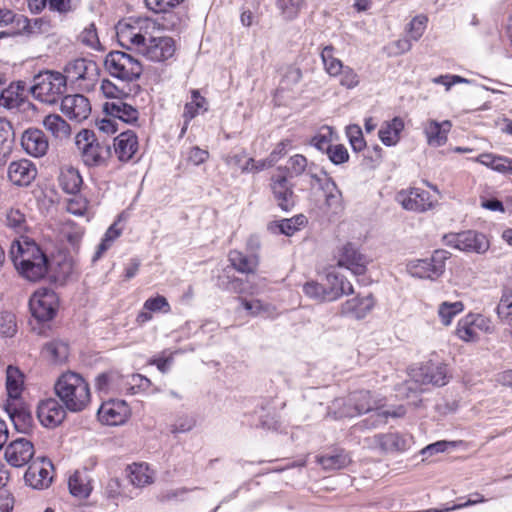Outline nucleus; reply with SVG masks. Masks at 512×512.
I'll list each match as a JSON object with an SVG mask.
<instances>
[{
  "mask_svg": "<svg viewBox=\"0 0 512 512\" xmlns=\"http://www.w3.org/2000/svg\"><path fill=\"white\" fill-rule=\"evenodd\" d=\"M10 253L16 270L26 280L38 282L48 274L49 259L35 242L16 241L12 244Z\"/></svg>",
  "mask_w": 512,
  "mask_h": 512,
  "instance_id": "f257e3e1",
  "label": "nucleus"
},
{
  "mask_svg": "<svg viewBox=\"0 0 512 512\" xmlns=\"http://www.w3.org/2000/svg\"><path fill=\"white\" fill-rule=\"evenodd\" d=\"M54 391L70 412H82L91 403L92 394L88 380L80 373L67 370L59 375Z\"/></svg>",
  "mask_w": 512,
  "mask_h": 512,
  "instance_id": "f03ea898",
  "label": "nucleus"
},
{
  "mask_svg": "<svg viewBox=\"0 0 512 512\" xmlns=\"http://www.w3.org/2000/svg\"><path fill=\"white\" fill-rule=\"evenodd\" d=\"M380 401L367 389H358L332 401L327 417L334 420L352 418L380 407Z\"/></svg>",
  "mask_w": 512,
  "mask_h": 512,
  "instance_id": "7ed1b4c3",
  "label": "nucleus"
},
{
  "mask_svg": "<svg viewBox=\"0 0 512 512\" xmlns=\"http://www.w3.org/2000/svg\"><path fill=\"white\" fill-rule=\"evenodd\" d=\"M155 28L156 23L149 18H123L115 26L117 41L123 48L139 54Z\"/></svg>",
  "mask_w": 512,
  "mask_h": 512,
  "instance_id": "20e7f679",
  "label": "nucleus"
},
{
  "mask_svg": "<svg viewBox=\"0 0 512 512\" xmlns=\"http://www.w3.org/2000/svg\"><path fill=\"white\" fill-rule=\"evenodd\" d=\"M24 379L25 376L18 367L9 365L6 368L5 388L7 399L4 404V409L16 427L18 426V421L21 420L25 422L27 419H30V415L25 411L22 397Z\"/></svg>",
  "mask_w": 512,
  "mask_h": 512,
  "instance_id": "39448f33",
  "label": "nucleus"
},
{
  "mask_svg": "<svg viewBox=\"0 0 512 512\" xmlns=\"http://www.w3.org/2000/svg\"><path fill=\"white\" fill-rule=\"evenodd\" d=\"M75 144L85 166L95 168L108 165L112 155L111 147L99 142L93 131H79L75 137Z\"/></svg>",
  "mask_w": 512,
  "mask_h": 512,
  "instance_id": "423d86ee",
  "label": "nucleus"
},
{
  "mask_svg": "<svg viewBox=\"0 0 512 512\" xmlns=\"http://www.w3.org/2000/svg\"><path fill=\"white\" fill-rule=\"evenodd\" d=\"M104 68L110 76L126 83L139 79L143 71L141 62L123 51L109 52L104 59Z\"/></svg>",
  "mask_w": 512,
  "mask_h": 512,
  "instance_id": "0eeeda50",
  "label": "nucleus"
},
{
  "mask_svg": "<svg viewBox=\"0 0 512 512\" xmlns=\"http://www.w3.org/2000/svg\"><path fill=\"white\" fill-rule=\"evenodd\" d=\"M67 86L64 75L57 71H45L34 78L31 92L41 102L54 104L65 92Z\"/></svg>",
  "mask_w": 512,
  "mask_h": 512,
  "instance_id": "6e6552de",
  "label": "nucleus"
},
{
  "mask_svg": "<svg viewBox=\"0 0 512 512\" xmlns=\"http://www.w3.org/2000/svg\"><path fill=\"white\" fill-rule=\"evenodd\" d=\"M494 325L490 318L480 313H468L456 325L455 335L463 342H478L484 335L493 333Z\"/></svg>",
  "mask_w": 512,
  "mask_h": 512,
  "instance_id": "1a4fd4ad",
  "label": "nucleus"
},
{
  "mask_svg": "<svg viewBox=\"0 0 512 512\" xmlns=\"http://www.w3.org/2000/svg\"><path fill=\"white\" fill-rule=\"evenodd\" d=\"M63 75L67 83L75 84L81 90L91 91L98 76V67L93 60L77 58L66 64Z\"/></svg>",
  "mask_w": 512,
  "mask_h": 512,
  "instance_id": "9d476101",
  "label": "nucleus"
},
{
  "mask_svg": "<svg viewBox=\"0 0 512 512\" xmlns=\"http://www.w3.org/2000/svg\"><path fill=\"white\" fill-rule=\"evenodd\" d=\"M268 189L281 211L290 212L295 208L298 197L294 191V184L285 173L275 170L269 177Z\"/></svg>",
  "mask_w": 512,
  "mask_h": 512,
  "instance_id": "9b49d317",
  "label": "nucleus"
},
{
  "mask_svg": "<svg viewBox=\"0 0 512 512\" xmlns=\"http://www.w3.org/2000/svg\"><path fill=\"white\" fill-rule=\"evenodd\" d=\"M450 253L446 250H435L430 258L417 259L408 264V271L413 277L436 280L445 272L446 261Z\"/></svg>",
  "mask_w": 512,
  "mask_h": 512,
  "instance_id": "f8f14e48",
  "label": "nucleus"
},
{
  "mask_svg": "<svg viewBox=\"0 0 512 512\" xmlns=\"http://www.w3.org/2000/svg\"><path fill=\"white\" fill-rule=\"evenodd\" d=\"M59 304L57 293L49 288L37 289L29 301L30 311L39 322L52 320L57 314Z\"/></svg>",
  "mask_w": 512,
  "mask_h": 512,
  "instance_id": "ddd939ff",
  "label": "nucleus"
},
{
  "mask_svg": "<svg viewBox=\"0 0 512 512\" xmlns=\"http://www.w3.org/2000/svg\"><path fill=\"white\" fill-rule=\"evenodd\" d=\"M446 244L460 251L483 254L489 249L487 237L474 230L449 233L444 236Z\"/></svg>",
  "mask_w": 512,
  "mask_h": 512,
  "instance_id": "4468645a",
  "label": "nucleus"
},
{
  "mask_svg": "<svg viewBox=\"0 0 512 512\" xmlns=\"http://www.w3.org/2000/svg\"><path fill=\"white\" fill-rule=\"evenodd\" d=\"M335 259L337 261V267L346 268L355 276L364 275L370 263L368 257L361 253L352 242H346L338 247Z\"/></svg>",
  "mask_w": 512,
  "mask_h": 512,
  "instance_id": "2eb2a0df",
  "label": "nucleus"
},
{
  "mask_svg": "<svg viewBox=\"0 0 512 512\" xmlns=\"http://www.w3.org/2000/svg\"><path fill=\"white\" fill-rule=\"evenodd\" d=\"M396 200L405 210L419 213L432 210L437 204V200L429 191L419 187L400 190L396 195Z\"/></svg>",
  "mask_w": 512,
  "mask_h": 512,
  "instance_id": "dca6fc26",
  "label": "nucleus"
},
{
  "mask_svg": "<svg viewBox=\"0 0 512 512\" xmlns=\"http://www.w3.org/2000/svg\"><path fill=\"white\" fill-rule=\"evenodd\" d=\"M176 53V42L169 36H154L150 34L140 55L152 62H166Z\"/></svg>",
  "mask_w": 512,
  "mask_h": 512,
  "instance_id": "f3484780",
  "label": "nucleus"
},
{
  "mask_svg": "<svg viewBox=\"0 0 512 512\" xmlns=\"http://www.w3.org/2000/svg\"><path fill=\"white\" fill-rule=\"evenodd\" d=\"M97 416L102 424L118 426L124 424L130 418L131 409L124 400L110 399L101 404Z\"/></svg>",
  "mask_w": 512,
  "mask_h": 512,
  "instance_id": "a211bd4d",
  "label": "nucleus"
},
{
  "mask_svg": "<svg viewBox=\"0 0 512 512\" xmlns=\"http://www.w3.org/2000/svg\"><path fill=\"white\" fill-rule=\"evenodd\" d=\"M376 306V299L372 293L366 295L357 294L341 303L339 315L361 320L367 317Z\"/></svg>",
  "mask_w": 512,
  "mask_h": 512,
  "instance_id": "6ab92c4d",
  "label": "nucleus"
},
{
  "mask_svg": "<svg viewBox=\"0 0 512 512\" xmlns=\"http://www.w3.org/2000/svg\"><path fill=\"white\" fill-rule=\"evenodd\" d=\"M412 376L421 385L444 386L448 382L447 365L430 360L414 370Z\"/></svg>",
  "mask_w": 512,
  "mask_h": 512,
  "instance_id": "aec40b11",
  "label": "nucleus"
},
{
  "mask_svg": "<svg viewBox=\"0 0 512 512\" xmlns=\"http://www.w3.org/2000/svg\"><path fill=\"white\" fill-rule=\"evenodd\" d=\"M51 461L41 458L33 461L25 472L26 483L35 489L47 488L53 479Z\"/></svg>",
  "mask_w": 512,
  "mask_h": 512,
  "instance_id": "412c9836",
  "label": "nucleus"
},
{
  "mask_svg": "<svg viewBox=\"0 0 512 512\" xmlns=\"http://www.w3.org/2000/svg\"><path fill=\"white\" fill-rule=\"evenodd\" d=\"M35 454L34 445L25 438L10 442L4 452L6 461L13 467H23L28 464Z\"/></svg>",
  "mask_w": 512,
  "mask_h": 512,
  "instance_id": "4be33fe9",
  "label": "nucleus"
},
{
  "mask_svg": "<svg viewBox=\"0 0 512 512\" xmlns=\"http://www.w3.org/2000/svg\"><path fill=\"white\" fill-rule=\"evenodd\" d=\"M63 404L54 398L42 400L37 407V417L47 428H54L62 423L66 416Z\"/></svg>",
  "mask_w": 512,
  "mask_h": 512,
  "instance_id": "5701e85b",
  "label": "nucleus"
},
{
  "mask_svg": "<svg viewBox=\"0 0 512 512\" xmlns=\"http://www.w3.org/2000/svg\"><path fill=\"white\" fill-rule=\"evenodd\" d=\"M61 111L71 120L81 122L91 113V104L82 94L66 95L61 102Z\"/></svg>",
  "mask_w": 512,
  "mask_h": 512,
  "instance_id": "b1692460",
  "label": "nucleus"
},
{
  "mask_svg": "<svg viewBox=\"0 0 512 512\" xmlns=\"http://www.w3.org/2000/svg\"><path fill=\"white\" fill-rule=\"evenodd\" d=\"M113 149L120 162H129L139 150L137 134L132 130L121 132L113 140Z\"/></svg>",
  "mask_w": 512,
  "mask_h": 512,
  "instance_id": "393cba45",
  "label": "nucleus"
},
{
  "mask_svg": "<svg viewBox=\"0 0 512 512\" xmlns=\"http://www.w3.org/2000/svg\"><path fill=\"white\" fill-rule=\"evenodd\" d=\"M37 173L36 165L28 159L13 161L8 167L9 180L14 185L21 187L30 185L35 180Z\"/></svg>",
  "mask_w": 512,
  "mask_h": 512,
  "instance_id": "a878e982",
  "label": "nucleus"
},
{
  "mask_svg": "<svg viewBox=\"0 0 512 512\" xmlns=\"http://www.w3.org/2000/svg\"><path fill=\"white\" fill-rule=\"evenodd\" d=\"M24 151L33 157L44 156L49 148V142L44 132L38 128H29L21 137Z\"/></svg>",
  "mask_w": 512,
  "mask_h": 512,
  "instance_id": "bb28decb",
  "label": "nucleus"
},
{
  "mask_svg": "<svg viewBox=\"0 0 512 512\" xmlns=\"http://www.w3.org/2000/svg\"><path fill=\"white\" fill-rule=\"evenodd\" d=\"M278 72L280 79L276 88V95L283 96L286 93H294L303 78L302 69L296 63H291L280 67Z\"/></svg>",
  "mask_w": 512,
  "mask_h": 512,
  "instance_id": "cd10ccee",
  "label": "nucleus"
},
{
  "mask_svg": "<svg viewBox=\"0 0 512 512\" xmlns=\"http://www.w3.org/2000/svg\"><path fill=\"white\" fill-rule=\"evenodd\" d=\"M228 262L230 266L240 274L254 275L257 273L260 257L258 254L247 255L244 252L233 249L228 253Z\"/></svg>",
  "mask_w": 512,
  "mask_h": 512,
  "instance_id": "c85d7f7f",
  "label": "nucleus"
},
{
  "mask_svg": "<svg viewBox=\"0 0 512 512\" xmlns=\"http://www.w3.org/2000/svg\"><path fill=\"white\" fill-rule=\"evenodd\" d=\"M452 129L450 120L438 122L436 120H427L423 127V132L427 143L430 146H443L448 140V134Z\"/></svg>",
  "mask_w": 512,
  "mask_h": 512,
  "instance_id": "c756f323",
  "label": "nucleus"
},
{
  "mask_svg": "<svg viewBox=\"0 0 512 512\" xmlns=\"http://www.w3.org/2000/svg\"><path fill=\"white\" fill-rule=\"evenodd\" d=\"M373 440L375 446L385 453H401L409 447L407 438L399 432L379 433Z\"/></svg>",
  "mask_w": 512,
  "mask_h": 512,
  "instance_id": "7c9ffc66",
  "label": "nucleus"
},
{
  "mask_svg": "<svg viewBox=\"0 0 512 512\" xmlns=\"http://www.w3.org/2000/svg\"><path fill=\"white\" fill-rule=\"evenodd\" d=\"M121 99L119 101H107L103 104V112L113 118H117L125 123H135L139 118L138 110Z\"/></svg>",
  "mask_w": 512,
  "mask_h": 512,
  "instance_id": "2f4dec72",
  "label": "nucleus"
},
{
  "mask_svg": "<svg viewBox=\"0 0 512 512\" xmlns=\"http://www.w3.org/2000/svg\"><path fill=\"white\" fill-rule=\"evenodd\" d=\"M171 306L163 295L157 294L154 297L148 298L143 304V310H141L137 317L136 322L139 325H143L152 319V313H170Z\"/></svg>",
  "mask_w": 512,
  "mask_h": 512,
  "instance_id": "473e14b6",
  "label": "nucleus"
},
{
  "mask_svg": "<svg viewBox=\"0 0 512 512\" xmlns=\"http://www.w3.org/2000/svg\"><path fill=\"white\" fill-rule=\"evenodd\" d=\"M324 193V205L333 214L341 213L344 210L342 192L331 177L324 179L321 184Z\"/></svg>",
  "mask_w": 512,
  "mask_h": 512,
  "instance_id": "72a5a7b5",
  "label": "nucleus"
},
{
  "mask_svg": "<svg viewBox=\"0 0 512 512\" xmlns=\"http://www.w3.org/2000/svg\"><path fill=\"white\" fill-rule=\"evenodd\" d=\"M70 493L77 498L86 499L92 492V479L86 470H76L68 480Z\"/></svg>",
  "mask_w": 512,
  "mask_h": 512,
  "instance_id": "f704fd0d",
  "label": "nucleus"
},
{
  "mask_svg": "<svg viewBox=\"0 0 512 512\" xmlns=\"http://www.w3.org/2000/svg\"><path fill=\"white\" fill-rule=\"evenodd\" d=\"M58 183L65 193L75 194L80 191L83 178L77 168L68 165L60 169Z\"/></svg>",
  "mask_w": 512,
  "mask_h": 512,
  "instance_id": "c9c22d12",
  "label": "nucleus"
},
{
  "mask_svg": "<svg viewBox=\"0 0 512 512\" xmlns=\"http://www.w3.org/2000/svg\"><path fill=\"white\" fill-rule=\"evenodd\" d=\"M404 130V121L400 117H394L390 121L382 124L378 131L381 142L386 146L396 145L401 138V132Z\"/></svg>",
  "mask_w": 512,
  "mask_h": 512,
  "instance_id": "e433bc0d",
  "label": "nucleus"
},
{
  "mask_svg": "<svg viewBox=\"0 0 512 512\" xmlns=\"http://www.w3.org/2000/svg\"><path fill=\"white\" fill-rule=\"evenodd\" d=\"M326 281L329 285L328 291L333 292L332 301L340 299L344 295H351L354 293L352 283L344 276L336 272H329L326 274Z\"/></svg>",
  "mask_w": 512,
  "mask_h": 512,
  "instance_id": "4c0bfd02",
  "label": "nucleus"
},
{
  "mask_svg": "<svg viewBox=\"0 0 512 512\" xmlns=\"http://www.w3.org/2000/svg\"><path fill=\"white\" fill-rule=\"evenodd\" d=\"M316 462L324 470H339L351 463V458L344 449H335L332 454H324L316 457Z\"/></svg>",
  "mask_w": 512,
  "mask_h": 512,
  "instance_id": "58836bf2",
  "label": "nucleus"
},
{
  "mask_svg": "<svg viewBox=\"0 0 512 512\" xmlns=\"http://www.w3.org/2000/svg\"><path fill=\"white\" fill-rule=\"evenodd\" d=\"M127 477L132 485L144 487L153 482V471L147 463H132L126 468Z\"/></svg>",
  "mask_w": 512,
  "mask_h": 512,
  "instance_id": "ea45409f",
  "label": "nucleus"
},
{
  "mask_svg": "<svg viewBox=\"0 0 512 512\" xmlns=\"http://www.w3.org/2000/svg\"><path fill=\"white\" fill-rule=\"evenodd\" d=\"M42 354L53 365H62L69 357V346L61 341L53 340L45 344Z\"/></svg>",
  "mask_w": 512,
  "mask_h": 512,
  "instance_id": "a19ab883",
  "label": "nucleus"
},
{
  "mask_svg": "<svg viewBox=\"0 0 512 512\" xmlns=\"http://www.w3.org/2000/svg\"><path fill=\"white\" fill-rule=\"evenodd\" d=\"M11 25L13 30L9 32L10 36H30L41 29L42 20L39 18L31 20L25 15L16 13Z\"/></svg>",
  "mask_w": 512,
  "mask_h": 512,
  "instance_id": "79ce46f5",
  "label": "nucleus"
},
{
  "mask_svg": "<svg viewBox=\"0 0 512 512\" xmlns=\"http://www.w3.org/2000/svg\"><path fill=\"white\" fill-rule=\"evenodd\" d=\"M308 223L307 217L303 214H297L291 218H284L271 223L272 229H278L279 233L286 236H292Z\"/></svg>",
  "mask_w": 512,
  "mask_h": 512,
  "instance_id": "37998d69",
  "label": "nucleus"
},
{
  "mask_svg": "<svg viewBox=\"0 0 512 512\" xmlns=\"http://www.w3.org/2000/svg\"><path fill=\"white\" fill-rule=\"evenodd\" d=\"M309 161L302 154L292 155L285 166H278L276 170L285 173L287 177L298 178L304 175L308 169Z\"/></svg>",
  "mask_w": 512,
  "mask_h": 512,
  "instance_id": "c03bdc74",
  "label": "nucleus"
},
{
  "mask_svg": "<svg viewBox=\"0 0 512 512\" xmlns=\"http://www.w3.org/2000/svg\"><path fill=\"white\" fill-rule=\"evenodd\" d=\"M43 126L55 138L65 139L71 134L70 125L58 114H49L43 120Z\"/></svg>",
  "mask_w": 512,
  "mask_h": 512,
  "instance_id": "a18cd8bd",
  "label": "nucleus"
},
{
  "mask_svg": "<svg viewBox=\"0 0 512 512\" xmlns=\"http://www.w3.org/2000/svg\"><path fill=\"white\" fill-rule=\"evenodd\" d=\"M201 111H207V101L205 97L201 96L197 89H193L191 91V101L185 104L182 114L186 125H189L191 120L194 119Z\"/></svg>",
  "mask_w": 512,
  "mask_h": 512,
  "instance_id": "49530a36",
  "label": "nucleus"
},
{
  "mask_svg": "<svg viewBox=\"0 0 512 512\" xmlns=\"http://www.w3.org/2000/svg\"><path fill=\"white\" fill-rule=\"evenodd\" d=\"M336 48L332 45L322 47L320 58L323 64L324 71L330 77H336L337 73L344 66L343 62L335 56Z\"/></svg>",
  "mask_w": 512,
  "mask_h": 512,
  "instance_id": "de8ad7c7",
  "label": "nucleus"
},
{
  "mask_svg": "<svg viewBox=\"0 0 512 512\" xmlns=\"http://www.w3.org/2000/svg\"><path fill=\"white\" fill-rule=\"evenodd\" d=\"M24 88L18 83H11L7 88L1 89L0 106L6 108L17 107L22 101Z\"/></svg>",
  "mask_w": 512,
  "mask_h": 512,
  "instance_id": "09e8293b",
  "label": "nucleus"
},
{
  "mask_svg": "<svg viewBox=\"0 0 512 512\" xmlns=\"http://www.w3.org/2000/svg\"><path fill=\"white\" fill-rule=\"evenodd\" d=\"M465 309L462 301L456 302H442L438 307V316L444 326H449L453 319Z\"/></svg>",
  "mask_w": 512,
  "mask_h": 512,
  "instance_id": "8fccbe9b",
  "label": "nucleus"
},
{
  "mask_svg": "<svg viewBox=\"0 0 512 512\" xmlns=\"http://www.w3.org/2000/svg\"><path fill=\"white\" fill-rule=\"evenodd\" d=\"M303 293L305 296L318 301V302H325V301H332L331 296L333 295L331 291H328V288H326L323 284L311 280L306 282L303 285Z\"/></svg>",
  "mask_w": 512,
  "mask_h": 512,
  "instance_id": "3c124183",
  "label": "nucleus"
},
{
  "mask_svg": "<svg viewBox=\"0 0 512 512\" xmlns=\"http://www.w3.org/2000/svg\"><path fill=\"white\" fill-rule=\"evenodd\" d=\"M131 395L138 393L157 394L161 389L155 386L149 378L141 374L130 375Z\"/></svg>",
  "mask_w": 512,
  "mask_h": 512,
  "instance_id": "603ef678",
  "label": "nucleus"
},
{
  "mask_svg": "<svg viewBox=\"0 0 512 512\" xmlns=\"http://www.w3.org/2000/svg\"><path fill=\"white\" fill-rule=\"evenodd\" d=\"M13 139L14 131L12 124L5 118H0V159L9 155Z\"/></svg>",
  "mask_w": 512,
  "mask_h": 512,
  "instance_id": "864d4df0",
  "label": "nucleus"
},
{
  "mask_svg": "<svg viewBox=\"0 0 512 512\" xmlns=\"http://www.w3.org/2000/svg\"><path fill=\"white\" fill-rule=\"evenodd\" d=\"M119 379V372L110 370L100 373L95 378V388L99 392L116 393L117 381Z\"/></svg>",
  "mask_w": 512,
  "mask_h": 512,
  "instance_id": "5fc2aeb1",
  "label": "nucleus"
},
{
  "mask_svg": "<svg viewBox=\"0 0 512 512\" xmlns=\"http://www.w3.org/2000/svg\"><path fill=\"white\" fill-rule=\"evenodd\" d=\"M305 4L306 0H277V7L287 21L297 18Z\"/></svg>",
  "mask_w": 512,
  "mask_h": 512,
  "instance_id": "6e6d98bb",
  "label": "nucleus"
},
{
  "mask_svg": "<svg viewBox=\"0 0 512 512\" xmlns=\"http://www.w3.org/2000/svg\"><path fill=\"white\" fill-rule=\"evenodd\" d=\"M496 312L498 317L509 324L512 322V287H504Z\"/></svg>",
  "mask_w": 512,
  "mask_h": 512,
  "instance_id": "4d7b16f0",
  "label": "nucleus"
},
{
  "mask_svg": "<svg viewBox=\"0 0 512 512\" xmlns=\"http://www.w3.org/2000/svg\"><path fill=\"white\" fill-rule=\"evenodd\" d=\"M99 95L110 101H119L127 96L122 89L107 78L102 79L100 82Z\"/></svg>",
  "mask_w": 512,
  "mask_h": 512,
  "instance_id": "13d9d810",
  "label": "nucleus"
},
{
  "mask_svg": "<svg viewBox=\"0 0 512 512\" xmlns=\"http://www.w3.org/2000/svg\"><path fill=\"white\" fill-rule=\"evenodd\" d=\"M428 21V16L425 14H419L413 17L406 28V32L410 39L418 41L423 36L427 28Z\"/></svg>",
  "mask_w": 512,
  "mask_h": 512,
  "instance_id": "bf43d9fd",
  "label": "nucleus"
},
{
  "mask_svg": "<svg viewBox=\"0 0 512 512\" xmlns=\"http://www.w3.org/2000/svg\"><path fill=\"white\" fill-rule=\"evenodd\" d=\"M89 203V200L78 192L67 199L66 209L73 215L84 216L88 212Z\"/></svg>",
  "mask_w": 512,
  "mask_h": 512,
  "instance_id": "052dcab7",
  "label": "nucleus"
},
{
  "mask_svg": "<svg viewBox=\"0 0 512 512\" xmlns=\"http://www.w3.org/2000/svg\"><path fill=\"white\" fill-rule=\"evenodd\" d=\"M78 40L81 44L88 48L94 50H103L94 23L89 24L83 29V31L78 36Z\"/></svg>",
  "mask_w": 512,
  "mask_h": 512,
  "instance_id": "680f3d73",
  "label": "nucleus"
},
{
  "mask_svg": "<svg viewBox=\"0 0 512 512\" xmlns=\"http://www.w3.org/2000/svg\"><path fill=\"white\" fill-rule=\"evenodd\" d=\"M334 132L330 127H323L320 131L315 134L311 139V145L314 146L321 152H327L330 147L333 145Z\"/></svg>",
  "mask_w": 512,
  "mask_h": 512,
  "instance_id": "e2e57ef3",
  "label": "nucleus"
},
{
  "mask_svg": "<svg viewBox=\"0 0 512 512\" xmlns=\"http://www.w3.org/2000/svg\"><path fill=\"white\" fill-rule=\"evenodd\" d=\"M335 78H338L339 84L346 89H354L360 83L359 75L348 65H344Z\"/></svg>",
  "mask_w": 512,
  "mask_h": 512,
  "instance_id": "0e129e2a",
  "label": "nucleus"
},
{
  "mask_svg": "<svg viewBox=\"0 0 512 512\" xmlns=\"http://www.w3.org/2000/svg\"><path fill=\"white\" fill-rule=\"evenodd\" d=\"M346 135L353 151L360 152L366 148L367 144L364 139L362 129L359 125L353 124L347 126Z\"/></svg>",
  "mask_w": 512,
  "mask_h": 512,
  "instance_id": "69168bd1",
  "label": "nucleus"
},
{
  "mask_svg": "<svg viewBox=\"0 0 512 512\" xmlns=\"http://www.w3.org/2000/svg\"><path fill=\"white\" fill-rule=\"evenodd\" d=\"M195 426V421L192 417L188 415H179L177 416L172 423H170L167 427V430L170 434L176 435L178 433H185Z\"/></svg>",
  "mask_w": 512,
  "mask_h": 512,
  "instance_id": "338daca9",
  "label": "nucleus"
},
{
  "mask_svg": "<svg viewBox=\"0 0 512 512\" xmlns=\"http://www.w3.org/2000/svg\"><path fill=\"white\" fill-rule=\"evenodd\" d=\"M209 157L208 150L193 146L187 151L185 161L188 165L199 166L205 163Z\"/></svg>",
  "mask_w": 512,
  "mask_h": 512,
  "instance_id": "774afa93",
  "label": "nucleus"
}]
</instances>
